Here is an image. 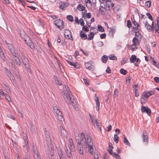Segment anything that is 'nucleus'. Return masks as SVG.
I'll return each instance as SVG.
<instances>
[{
  "label": "nucleus",
  "mask_w": 159,
  "mask_h": 159,
  "mask_svg": "<svg viewBox=\"0 0 159 159\" xmlns=\"http://www.w3.org/2000/svg\"><path fill=\"white\" fill-rule=\"evenodd\" d=\"M155 91L150 90L148 92H144L141 95L140 102L141 104L146 103L149 97L155 94Z\"/></svg>",
  "instance_id": "1"
},
{
  "label": "nucleus",
  "mask_w": 159,
  "mask_h": 159,
  "mask_svg": "<svg viewBox=\"0 0 159 159\" xmlns=\"http://www.w3.org/2000/svg\"><path fill=\"white\" fill-rule=\"evenodd\" d=\"M81 136L82 141L84 142L85 145L93 144V142H92V138L89 134H87L86 138H85L84 134L83 133H81Z\"/></svg>",
  "instance_id": "2"
},
{
  "label": "nucleus",
  "mask_w": 159,
  "mask_h": 159,
  "mask_svg": "<svg viewBox=\"0 0 159 159\" xmlns=\"http://www.w3.org/2000/svg\"><path fill=\"white\" fill-rule=\"evenodd\" d=\"M24 40L31 49L34 48V46L29 36L25 34Z\"/></svg>",
  "instance_id": "3"
},
{
  "label": "nucleus",
  "mask_w": 159,
  "mask_h": 159,
  "mask_svg": "<svg viewBox=\"0 0 159 159\" xmlns=\"http://www.w3.org/2000/svg\"><path fill=\"white\" fill-rule=\"evenodd\" d=\"M143 21L144 25L145 28L148 31H153V29L152 27L153 25L151 26L150 24H149L147 17H145V18H144V19H143Z\"/></svg>",
  "instance_id": "4"
},
{
  "label": "nucleus",
  "mask_w": 159,
  "mask_h": 159,
  "mask_svg": "<svg viewBox=\"0 0 159 159\" xmlns=\"http://www.w3.org/2000/svg\"><path fill=\"white\" fill-rule=\"evenodd\" d=\"M53 108L54 112L56 114L59 120L62 121V119L63 118L61 112L56 107L54 106L53 107Z\"/></svg>",
  "instance_id": "5"
},
{
  "label": "nucleus",
  "mask_w": 159,
  "mask_h": 159,
  "mask_svg": "<svg viewBox=\"0 0 159 159\" xmlns=\"http://www.w3.org/2000/svg\"><path fill=\"white\" fill-rule=\"evenodd\" d=\"M54 24L60 30H61L64 27L63 21L62 20H57L54 21Z\"/></svg>",
  "instance_id": "6"
},
{
  "label": "nucleus",
  "mask_w": 159,
  "mask_h": 159,
  "mask_svg": "<svg viewBox=\"0 0 159 159\" xmlns=\"http://www.w3.org/2000/svg\"><path fill=\"white\" fill-rule=\"evenodd\" d=\"M20 58L25 67H28L30 65L29 61L28 59L23 54L21 53Z\"/></svg>",
  "instance_id": "7"
},
{
  "label": "nucleus",
  "mask_w": 159,
  "mask_h": 159,
  "mask_svg": "<svg viewBox=\"0 0 159 159\" xmlns=\"http://www.w3.org/2000/svg\"><path fill=\"white\" fill-rule=\"evenodd\" d=\"M5 43L7 45L9 51L12 55L16 54V51L12 44L9 43L6 41H5Z\"/></svg>",
  "instance_id": "8"
},
{
  "label": "nucleus",
  "mask_w": 159,
  "mask_h": 159,
  "mask_svg": "<svg viewBox=\"0 0 159 159\" xmlns=\"http://www.w3.org/2000/svg\"><path fill=\"white\" fill-rule=\"evenodd\" d=\"M141 111L142 112H145L147 113V114L150 116L151 115V110L148 106H141Z\"/></svg>",
  "instance_id": "9"
},
{
  "label": "nucleus",
  "mask_w": 159,
  "mask_h": 159,
  "mask_svg": "<svg viewBox=\"0 0 159 159\" xmlns=\"http://www.w3.org/2000/svg\"><path fill=\"white\" fill-rule=\"evenodd\" d=\"M71 31L68 30H66L64 32V34L66 38L73 40V38L72 36Z\"/></svg>",
  "instance_id": "10"
},
{
  "label": "nucleus",
  "mask_w": 159,
  "mask_h": 159,
  "mask_svg": "<svg viewBox=\"0 0 159 159\" xmlns=\"http://www.w3.org/2000/svg\"><path fill=\"white\" fill-rule=\"evenodd\" d=\"M114 5V4L110 0H107L106 2V9L107 10H110Z\"/></svg>",
  "instance_id": "11"
},
{
  "label": "nucleus",
  "mask_w": 159,
  "mask_h": 159,
  "mask_svg": "<svg viewBox=\"0 0 159 159\" xmlns=\"http://www.w3.org/2000/svg\"><path fill=\"white\" fill-rule=\"evenodd\" d=\"M156 20H157V23L156 24V26L155 27V34L156 36H158L159 30V18L158 17H157Z\"/></svg>",
  "instance_id": "12"
},
{
  "label": "nucleus",
  "mask_w": 159,
  "mask_h": 159,
  "mask_svg": "<svg viewBox=\"0 0 159 159\" xmlns=\"http://www.w3.org/2000/svg\"><path fill=\"white\" fill-rule=\"evenodd\" d=\"M142 138L143 142H146V144H148V135L146 131H143L142 134Z\"/></svg>",
  "instance_id": "13"
},
{
  "label": "nucleus",
  "mask_w": 159,
  "mask_h": 159,
  "mask_svg": "<svg viewBox=\"0 0 159 159\" xmlns=\"http://www.w3.org/2000/svg\"><path fill=\"white\" fill-rule=\"evenodd\" d=\"M72 98H73V96L71 94V92L69 91L68 95L66 96L64 99L67 103L70 104V100Z\"/></svg>",
  "instance_id": "14"
},
{
  "label": "nucleus",
  "mask_w": 159,
  "mask_h": 159,
  "mask_svg": "<svg viewBox=\"0 0 159 159\" xmlns=\"http://www.w3.org/2000/svg\"><path fill=\"white\" fill-rule=\"evenodd\" d=\"M44 133L46 137L47 138V140L48 143L51 142V139L50 138L49 133L46 130V128H45L44 129Z\"/></svg>",
  "instance_id": "15"
},
{
  "label": "nucleus",
  "mask_w": 159,
  "mask_h": 159,
  "mask_svg": "<svg viewBox=\"0 0 159 159\" xmlns=\"http://www.w3.org/2000/svg\"><path fill=\"white\" fill-rule=\"evenodd\" d=\"M33 155L34 159H41L40 157L38 154V152L36 148L34 147L33 149Z\"/></svg>",
  "instance_id": "16"
},
{
  "label": "nucleus",
  "mask_w": 159,
  "mask_h": 159,
  "mask_svg": "<svg viewBox=\"0 0 159 159\" xmlns=\"http://www.w3.org/2000/svg\"><path fill=\"white\" fill-rule=\"evenodd\" d=\"M138 85L136 84L133 86V91L134 93L135 96L136 97H138L139 95V94L138 91L137 87Z\"/></svg>",
  "instance_id": "17"
},
{
  "label": "nucleus",
  "mask_w": 159,
  "mask_h": 159,
  "mask_svg": "<svg viewBox=\"0 0 159 159\" xmlns=\"http://www.w3.org/2000/svg\"><path fill=\"white\" fill-rule=\"evenodd\" d=\"M109 33L108 35L111 36L112 37H113L114 34L115 33L116 30L113 28H109L108 30Z\"/></svg>",
  "instance_id": "18"
},
{
  "label": "nucleus",
  "mask_w": 159,
  "mask_h": 159,
  "mask_svg": "<svg viewBox=\"0 0 159 159\" xmlns=\"http://www.w3.org/2000/svg\"><path fill=\"white\" fill-rule=\"evenodd\" d=\"M66 61L68 64L71 66H73L74 67L76 68H80V66L79 65L77 64V63L72 62L68 60H66Z\"/></svg>",
  "instance_id": "19"
},
{
  "label": "nucleus",
  "mask_w": 159,
  "mask_h": 159,
  "mask_svg": "<svg viewBox=\"0 0 159 159\" xmlns=\"http://www.w3.org/2000/svg\"><path fill=\"white\" fill-rule=\"evenodd\" d=\"M8 62L11 64V67L14 68H15V64L13 60L10 57H8L7 59Z\"/></svg>",
  "instance_id": "20"
},
{
  "label": "nucleus",
  "mask_w": 159,
  "mask_h": 159,
  "mask_svg": "<svg viewBox=\"0 0 159 159\" xmlns=\"http://www.w3.org/2000/svg\"><path fill=\"white\" fill-rule=\"evenodd\" d=\"M80 35L81 39H83L85 40L87 39V35L86 33L82 31H81L80 32Z\"/></svg>",
  "instance_id": "21"
},
{
  "label": "nucleus",
  "mask_w": 159,
  "mask_h": 159,
  "mask_svg": "<svg viewBox=\"0 0 159 159\" xmlns=\"http://www.w3.org/2000/svg\"><path fill=\"white\" fill-rule=\"evenodd\" d=\"M71 150L70 149H68L67 148H66L65 149V151L66 153V155L69 158H71L72 157V154L71 152Z\"/></svg>",
  "instance_id": "22"
},
{
  "label": "nucleus",
  "mask_w": 159,
  "mask_h": 159,
  "mask_svg": "<svg viewBox=\"0 0 159 159\" xmlns=\"http://www.w3.org/2000/svg\"><path fill=\"white\" fill-rule=\"evenodd\" d=\"M86 146H88V150L89 152L91 155H92L93 154V144L89 145Z\"/></svg>",
  "instance_id": "23"
},
{
  "label": "nucleus",
  "mask_w": 159,
  "mask_h": 159,
  "mask_svg": "<svg viewBox=\"0 0 159 159\" xmlns=\"http://www.w3.org/2000/svg\"><path fill=\"white\" fill-rule=\"evenodd\" d=\"M77 9L80 11H83L85 10V7L84 6L81 4H79L77 7Z\"/></svg>",
  "instance_id": "24"
},
{
  "label": "nucleus",
  "mask_w": 159,
  "mask_h": 159,
  "mask_svg": "<svg viewBox=\"0 0 159 159\" xmlns=\"http://www.w3.org/2000/svg\"><path fill=\"white\" fill-rule=\"evenodd\" d=\"M113 148V147L112 146V144L111 143H109V146L108 148L107 149V151L110 154H112V149Z\"/></svg>",
  "instance_id": "25"
},
{
  "label": "nucleus",
  "mask_w": 159,
  "mask_h": 159,
  "mask_svg": "<svg viewBox=\"0 0 159 159\" xmlns=\"http://www.w3.org/2000/svg\"><path fill=\"white\" fill-rule=\"evenodd\" d=\"M94 32H90L89 34L88 35V40H91L93 39L94 36Z\"/></svg>",
  "instance_id": "26"
},
{
  "label": "nucleus",
  "mask_w": 159,
  "mask_h": 159,
  "mask_svg": "<svg viewBox=\"0 0 159 159\" xmlns=\"http://www.w3.org/2000/svg\"><path fill=\"white\" fill-rule=\"evenodd\" d=\"M78 148L79 153L80 154H83L84 153V151L82 145V144L78 145Z\"/></svg>",
  "instance_id": "27"
},
{
  "label": "nucleus",
  "mask_w": 159,
  "mask_h": 159,
  "mask_svg": "<svg viewBox=\"0 0 159 159\" xmlns=\"http://www.w3.org/2000/svg\"><path fill=\"white\" fill-rule=\"evenodd\" d=\"M108 59V57L106 55H103L102 58V61L103 63H105Z\"/></svg>",
  "instance_id": "28"
},
{
  "label": "nucleus",
  "mask_w": 159,
  "mask_h": 159,
  "mask_svg": "<svg viewBox=\"0 0 159 159\" xmlns=\"http://www.w3.org/2000/svg\"><path fill=\"white\" fill-rule=\"evenodd\" d=\"M123 139V142L125 144L128 146H130V143L125 136H124Z\"/></svg>",
  "instance_id": "29"
},
{
  "label": "nucleus",
  "mask_w": 159,
  "mask_h": 159,
  "mask_svg": "<svg viewBox=\"0 0 159 159\" xmlns=\"http://www.w3.org/2000/svg\"><path fill=\"white\" fill-rule=\"evenodd\" d=\"M57 151L59 157L63 156V153L60 147H58V148H57Z\"/></svg>",
  "instance_id": "30"
},
{
  "label": "nucleus",
  "mask_w": 159,
  "mask_h": 159,
  "mask_svg": "<svg viewBox=\"0 0 159 159\" xmlns=\"http://www.w3.org/2000/svg\"><path fill=\"white\" fill-rule=\"evenodd\" d=\"M139 39L137 37H134L133 38V44L135 46H136V43L139 42Z\"/></svg>",
  "instance_id": "31"
},
{
  "label": "nucleus",
  "mask_w": 159,
  "mask_h": 159,
  "mask_svg": "<svg viewBox=\"0 0 159 159\" xmlns=\"http://www.w3.org/2000/svg\"><path fill=\"white\" fill-rule=\"evenodd\" d=\"M135 37H137L139 39H140L141 38L142 36L140 34L139 32V31H135Z\"/></svg>",
  "instance_id": "32"
},
{
  "label": "nucleus",
  "mask_w": 159,
  "mask_h": 159,
  "mask_svg": "<svg viewBox=\"0 0 159 159\" xmlns=\"http://www.w3.org/2000/svg\"><path fill=\"white\" fill-rule=\"evenodd\" d=\"M136 56L135 55H132L130 58V61L131 63H134L135 61L136 60Z\"/></svg>",
  "instance_id": "33"
},
{
  "label": "nucleus",
  "mask_w": 159,
  "mask_h": 159,
  "mask_svg": "<svg viewBox=\"0 0 159 159\" xmlns=\"http://www.w3.org/2000/svg\"><path fill=\"white\" fill-rule=\"evenodd\" d=\"M111 154L117 159H120V155H119L118 154H117L115 152H112V154Z\"/></svg>",
  "instance_id": "34"
},
{
  "label": "nucleus",
  "mask_w": 159,
  "mask_h": 159,
  "mask_svg": "<svg viewBox=\"0 0 159 159\" xmlns=\"http://www.w3.org/2000/svg\"><path fill=\"white\" fill-rule=\"evenodd\" d=\"M109 59L111 60H117V57L115 56L114 54H111L109 56Z\"/></svg>",
  "instance_id": "35"
},
{
  "label": "nucleus",
  "mask_w": 159,
  "mask_h": 159,
  "mask_svg": "<svg viewBox=\"0 0 159 159\" xmlns=\"http://www.w3.org/2000/svg\"><path fill=\"white\" fill-rule=\"evenodd\" d=\"M91 65H92L91 63L89 62L85 63V67L87 69H89V70L91 69L92 68L91 67Z\"/></svg>",
  "instance_id": "36"
},
{
  "label": "nucleus",
  "mask_w": 159,
  "mask_h": 159,
  "mask_svg": "<svg viewBox=\"0 0 159 159\" xmlns=\"http://www.w3.org/2000/svg\"><path fill=\"white\" fill-rule=\"evenodd\" d=\"M66 7V4L64 3H61V4H60V8L62 10H64Z\"/></svg>",
  "instance_id": "37"
},
{
  "label": "nucleus",
  "mask_w": 159,
  "mask_h": 159,
  "mask_svg": "<svg viewBox=\"0 0 159 159\" xmlns=\"http://www.w3.org/2000/svg\"><path fill=\"white\" fill-rule=\"evenodd\" d=\"M15 61L17 65H20L21 63L18 57L14 58Z\"/></svg>",
  "instance_id": "38"
},
{
  "label": "nucleus",
  "mask_w": 159,
  "mask_h": 159,
  "mask_svg": "<svg viewBox=\"0 0 159 159\" xmlns=\"http://www.w3.org/2000/svg\"><path fill=\"white\" fill-rule=\"evenodd\" d=\"M140 26L139 24L137 23V25H136V26L135 27H133V29L134 31H138V30L140 29Z\"/></svg>",
  "instance_id": "39"
},
{
  "label": "nucleus",
  "mask_w": 159,
  "mask_h": 159,
  "mask_svg": "<svg viewBox=\"0 0 159 159\" xmlns=\"http://www.w3.org/2000/svg\"><path fill=\"white\" fill-rule=\"evenodd\" d=\"M98 31L101 32H103L104 31V28L101 25H98Z\"/></svg>",
  "instance_id": "40"
},
{
  "label": "nucleus",
  "mask_w": 159,
  "mask_h": 159,
  "mask_svg": "<svg viewBox=\"0 0 159 159\" xmlns=\"http://www.w3.org/2000/svg\"><path fill=\"white\" fill-rule=\"evenodd\" d=\"M114 141L116 143H117L118 142L119 137L117 135V134H115L114 135Z\"/></svg>",
  "instance_id": "41"
},
{
  "label": "nucleus",
  "mask_w": 159,
  "mask_h": 159,
  "mask_svg": "<svg viewBox=\"0 0 159 159\" xmlns=\"http://www.w3.org/2000/svg\"><path fill=\"white\" fill-rule=\"evenodd\" d=\"M67 19L70 21L72 22L74 20L73 17L71 15H67Z\"/></svg>",
  "instance_id": "42"
},
{
  "label": "nucleus",
  "mask_w": 159,
  "mask_h": 159,
  "mask_svg": "<svg viewBox=\"0 0 159 159\" xmlns=\"http://www.w3.org/2000/svg\"><path fill=\"white\" fill-rule=\"evenodd\" d=\"M151 2L150 1H147L145 3V6L148 7H150Z\"/></svg>",
  "instance_id": "43"
},
{
  "label": "nucleus",
  "mask_w": 159,
  "mask_h": 159,
  "mask_svg": "<svg viewBox=\"0 0 159 159\" xmlns=\"http://www.w3.org/2000/svg\"><path fill=\"white\" fill-rule=\"evenodd\" d=\"M120 72L121 74L124 75H125L127 73V71L124 69H121L120 70Z\"/></svg>",
  "instance_id": "44"
},
{
  "label": "nucleus",
  "mask_w": 159,
  "mask_h": 159,
  "mask_svg": "<svg viewBox=\"0 0 159 159\" xmlns=\"http://www.w3.org/2000/svg\"><path fill=\"white\" fill-rule=\"evenodd\" d=\"M85 2L86 3V6L87 7L88 6H92L91 2L90 0H85Z\"/></svg>",
  "instance_id": "45"
},
{
  "label": "nucleus",
  "mask_w": 159,
  "mask_h": 159,
  "mask_svg": "<svg viewBox=\"0 0 159 159\" xmlns=\"http://www.w3.org/2000/svg\"><path fill=\"white\" fill-rule=\"evenodd\" d=\"M83 26L82 29L84 31L88 32L89 31V29L86 26L84 25Z\"/></svg>",
  "instance_id": "46"
},
{
  "label": "nucleus",
  "mask_w": 159,
  "mask_h": 159,
  "mask_svg": "<svg viewBox=\"0 0 159 159\" xmlns=\"http://www.w3.org/2000/svg\"><path fill=\"white\" fill-rule=\"evenodd\" d=\"M5 97L8 101H11V98L9 95L7 94L6 93H4V96Z\"/></svg>",
  "instance_id": "47"
},
{
  "label": "nucleus",
  "mask_w": 159,
  "mask_h": 159,
  "mask_svg": "<svg viewBox=\"0 0 159 159\" xmlns=\"http://www.w3.org/2000/svg\"><path fill=\"white\" fill-rule=\"evenodd\" d=\"M147 16L148 17V18L151 20L153 21L152 17L151 14L149 13H146Z\"/></svg>",
  "instance_id": "48"
},
{
  "label": "nucleus",
  "mask_w": 159,
  "mask_h": 159,
  "mask_svg": "<svg viewBox=\"0 0 159 159\" xmlns=\"http://www.w3.org/2000/svg\"><path fill=\"white\" fill-rule=\"evenodd\" d=\"M4 93L2 90L0 89V99H2L4 96Z\"/></svg>",
  "instance_id": "49"
},
{
  "label": "nucleus",
  "mask_w": 159,
  "mask_h": 159,
  "mask_svg": "<svg viewBox=\"0 0 159 159\" xmlns=\"http://www.w3.org/2000/svg\"><path fill=\"white\" fill-rule=\"evenodd\" d=\"M127 26L129 28H131L132 27V24L130 21L129 20L127 21Z\"/></svg>",
  "instance_id": "50"
},
{
  "label": "nucleus",
  "mask_w": 159,
  "mask_h": 159,
  "mask_svg": "<svg viewBox=\"0 0 159 159\" xmlns=\"http://www.w3.org/2000/svg\"><path fill=\"white\" fill-rule=\"evenodd\" d=\"M99 11L100 12H101V15H105L106 13L105 11H106V10H104V9H102L100 7L99 9Z\"/></svg>",
  "instance_id": "51"
},
{
  "label": "nucleus",
  "mask_w": 159,
  "mask_h": 159,
  "mask_svg": "<svg viewBox=\"0 0 159 159\" xmlns=\"http://www.w3.org/2000/svg\"><path fill=\"white\" fill-rule=\"evenodd\" d=\"M118 93V90L117 89H116L114 91V94L113 95L114 98H116V95H117V94Z\"/></svg>",
  "instance_id": "52"
},
{
  "label": "nucleus",
  "mask_w": 159,
  "mask_h": 159,
  "mask_svg": "<svg viewBox=\"0 0 159 159\" xmlns=\"http://www.w3.org/2000/svg\"><path fill=\"white\" fill-rule=\"evenodd\" d=\"M5 69H6V73H7V75L8 76H11V75L12 74H11V71H10L9 70H8V69H6V68H5Z\"/></svg>",
  "instance_id": "53"
},
{
  "label": "nucleus",
  "mask_w": 159,
  "mask_h": 159,
  "mask_svg": "<svg viewBox=\"0 0 159 159\" xmlns=\"http://www.w3.org/2000/svg\"><path fill=\"white\" fill-rule=\"evenodd\" d=\"M77 136L75 137V139L76 140V142L78 144V145L81 144V140H82L81 138L80 139H77Z\"/></svg>",
  "instance_id": "54"
},
{
  "label": "nucleus",
  "mask_w": 159,
  "mask_h": 159,
  "mask_svg": "<svg viewBox=\"0 0 159 159\" xmlns=\"http://www.w3.org/2000/svg\"><path fill=\"white\" fill-rule=\"evenodd\" d=\"M131 20H132L133 23V24L134 25L136 26V25H137L138 23L135 20L134 18V16H133V20L132 19V16L131 17Z\"/></svg>",
  "instance_id": "55"
},
{
  "label": "nucleus",
  "mask_w": 159,
  "mask_h": 159,
  "mask_svg": "<svg viewBox=\"0 0 159 159\" xmlns=\"http://www.w3.org/2000/svg\"><path fill=\"white\" fill-rule=\"evenodd\" d=\"M69 148H70L69 149L71 150L72 151H75V147L74 144L70 145V147H69Z\"/></svg>",
  "instance_id": "56"
},
{
  "label": "nucleus",
  "mask_w": 159,
  "mask_h": 159,
  "mask_svg": "<svg viewBox=\"0 0 159 159\" xmlns=\"http://www.w3.org/2000/svg\"><path fill=\"white\" fill-rule=\"evenodd\" d=\"M106 37V34L105 33L101 34L100 35V37L101 39H105Z\"/></svg>",
  "instance_id": "57"
},
{
  "label": "nucleus",
  "mask_w": 159,
  "mask_h": 159,
  "mask_svg": "<svg viewBox=\"0 0 159 159\" xmlns=\"http://www.w3.org/2000/svg\"><path fill=\"white\" fill-rule=\"evenodd\" d=\"M96 126L100 130H101V127L100 125H99V123L98 122L97 120H96Z\"/></svg>",
  "instance_id": "58"
},
{
  "label": "nucleus",
  "mask_w": 159,
  "mask_h": 159,
  "mask_svg": "<svg viewBox=\"0 0 159 159\" xmlns=\"http://www.w3.org/2000/svg\"><path fill=\"white\" fill-rule=\"evenodd\" d=\"M30 65L28 66V67H25L26 68L27 71V72H29L30 74H31V69L30 68Z\"/></svg>",
  "instance_id": "59"
},
{
  "label": "nucleus",
  "mask_w": 159,
  "mask_h": 159,
  "mask_svg": "<svg viewBox=\"0 0 159 159\" xmlns=\"http://www.w3.org/2000/svg\"><path fill=\"white\" fill-rule=\"evenodd\" d=\"M60 128L62 133H63V134H64V132H66V130L62 126H61L60 127Z\"/></svg>",
  "instance_id": "60"
},
{
  "label": "nucleus",
  "mask_w": 159,
  "mask_h": 159,
  "mask_svg": "<svg viewBox=\"0 0 159 159\" xmlns=\"http://www.w3.org/2000/svg\"><path fill=\"white\" fill-rule=\"evenodd\" d=\"M98 45L99 47H102L104 45V43L102 41H99L98 43Z\"/></svg>",
  "instance_id": "61"
},
{
  "label": "nucleus",
  "mask_w": 159,
  "mask_h": 159,
  "mask_svg": "<svg viewBox=\"0 0 159 159\" xmlns=\"http://www.w3.org/2000/svg\"><path fill=\"white\" fill-rule=\"evenodd\" d=\"M91 17V14L90 13H88L86 14V15L85 16V18H90Z\"/></svg>",
  "instance_id": "62"
},
{
  "label": "nucleus",
  "mask_w": 159,
  "mask_h": 159,
  "mask_svg": "<svg viewBox=\"0 0 159 159\" xmlns=\"http://www.w3.org/2000/svg\"><path fill=\"white\" fill-rule=\"evenodd\" d=\"M154 81L156 83H159V77H156L154 79Z\"/></svg>",
  "instance_id": "63"
},
{
  "label": "nucleus",
  "mask_w": 159,
  "mask_h": 159,
  "mask_svg": "<svg viewBox=\"0 0 159 159\" xmlns=\"http://www.w3.org/2000/svg\"><path fill=\"white\" fill-rule=\"evenodd\" d=\"M80 24L81 26H83L84 25V23L83 19L82 18H80Z\"/></svg>",
  "instance_id": "64"
}]
</instances>
